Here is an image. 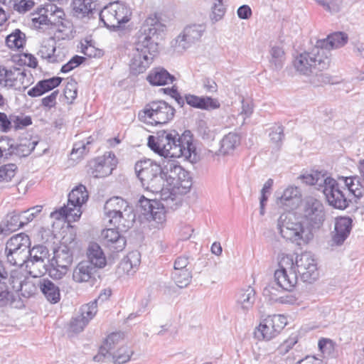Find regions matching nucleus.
Segmentation results:
<instances>
[{
	"label": "nucleus",
	"instance_id": "1",
	"mask_svg": "<svg viewBox=\"0 0 364 364\" xmlns=\"http://www.w3.org/2000/svg\"><path fill=\"white\" fill-rule=\"evenodd\" d=\"M190 134V131H186L182 136L175 130L159 132L156 136H149L147 145L164 158H190L196 149Z\"/></svg>",
	"mask_w": 364,
	"mask_h": 364
},
{
	"label": "nucleus",
	"instance_id": "2",
	"mask_svg": "<svg viewBox=\"0 0 364 364\" xmlns=\"http://www.w3.org/2000/svg\"><path fill=\"white\" fill-rule=\"evenodd\" d=\"M277 228L282 237L297 245L308 244L314 237L312 230L304 225L295 213H282L277 221Z\"/></svg>",
	"mask_w": 364,
	"mask_h": 364
},
{
	"label": "nucleus",
	"instance_id": "3",
	"mask_svg": "<svg viewBox=\"0 0 364 364\" xmlns=\"http://www.w3.org/2000/svg\"><path fill=\"white\" fill-rule=\"evenodd\" d=\"M165 26L156 16L147 18L134 36L136 49L150 55H156L159 48V39Z\"/></svg>",
	"mask_w": 364,
	"mask_h": 364
},
{
	"label": "nucleus",
	"instance_id": "4",
	"mask_svg": "<svg viewBox=\"0 0 364 364\" xmlns=\"http://www.w3.org/2000/svg\"><path fill=\"white\" fill-rule=\"evenodd\" d=\"M301 177L304 183L316 186L318 190H321L330 205L341 210L347 208L348 200L335 179L318 171L303 175Z\"/></svg>",
	"mask_w": 364,
	"mask_h": 364
},
{
	"label": "nucleus",
	"instance_id": "5",
	"mask_svg": "<svg viewBox=\"0 0 364 364\" xmlns=\"http://www.w3.org/2000/svg\"><path fill=\"white\" fill-rule=\"evenodd\" d=\"M301 177L304 183L316 186L318 190H321L330 205L341 210L347 208L348 200L335 179L318 171L303 175Z\"/></svg>",
	"mask_w": 364,
	"mask_h": 364
},
{
	"label": "nucleus",
	"instance_id": "6",
	"mask_svg": "<svg viewBox=\"0 0 364 364\" xmlns=\"http://www.w3.org/2000/svg\"><path fill=\"white\" fill-rule=\"evenodd\" d=\"M135 173L142 187L150 192H159L164 185V167L149 159L136 162Z\"/></svg>",
	"mask_w": 364,
	"mask_h": 364
},
{
	"label": "nucleus",
	"instance_id": "7",
	"mask_svg": "<svg viewBox=\"0 0 364 364\" xmlns=\"http://www.w3.org/2000/svg\"><path fill=\"white\" fill-rule=\"evenodd\" d=\"M330 59L325 49L315 46L310 52L298 55L294 61V66L301 74L305 75H318L328 68Z\"/></svg>",
	"mask_w": 364,
	"mask_h": 364
},
{
	"label": "nucleus",
	"instance_id": "8",
	"mask_svg": "<svg viewBox=\"0 0 364 364\" xmlns=\"http://www.w3.org/2000/svg\"><path fill=\"white\" fill-rule=\"evenodd\" d=\"M132 14V9L125 3L114 1L105 6L99 15L105 26L111 31H117L130 20Z\"/></svg>",
	"mask_w": 364,
	"mask_h": 364
},
{
	"label": "nucleus",
	"instance_id": "9",
	"mask_svg": "<svg viewBox=\"0 0 364 364\" xmlns=\"http://www.w3.org/2000/svg\"><path fill=\"white\" fill-rule=\"evenodd\" d=\"M88 199L86 187L79 185L68 194V205L60 208L59 210L50 213V216L60 220L63 218L73 217L74 220L81 215L80 208Z\"/></svg>",
	"mask_w": 364,
	"mask_h": 364
},
{
	"label": "nucleus",
	"instance_id": "10",
	"mask_svg": "<svg viewBox=\"0 0 364 364\" xmlns=\"http://www.w3.org/2000/svg\"><path fill=\"white\" fill-rule=\"evenodd\" d=\"M143 114L140 112L139 117L144 118V121L151 124H165L174 117L175 109L164 100L152 101L148 103L144 110Z\"/></svg>",
	"mask_w": 364,
	"mask_h": 364
},
{
	"label": "nucleus",
	"instance_id": "11",
	"mask_svg": "<svg viewBox=\"0 0 364 364\" xmlns=\"http://www.w3.org/2000/svg\"><path fill=\"white\" fill-rule=\"evenodd\" d=\"M164 182L181 193H186L192 186L189 173L182 168L175 160H168L164 165Z\"/></svg>",
	"mask_w": 364,
	"mask_h": 364
},
{
	"label": "nucleus",
	"instance_id": "12",
	"mask_svg": "<svg viewBox=\"0 0 364 364\" xmlns=\"http://www.w3.org/2000/svg\"><path fill=\"white\" fill-rule=\"evenodd\" d=\"M30 245V238L25 233L12 236L6 244L7 261L12 265L23 266L28 256Z\"/></svg>",
	"mask_w": 364,
	"mask_h": 364
},
{
	"label": "nucleus",
	"instance_id": "13",
	"mask_svg": "<svg viewBox=\"0 0 364 364\" xmlns=\"http://www.w3.org/2000/svg\"><path fill=\"white\" fill-rule=\"evenodd\" d=\"M279 269L274 272L276 286L282 290L291 291L297 284L298 277L294 268V257L291 255H282L279 261Z\"/></svg>",
	"mask_w": 364,
	"mask_h": 364
},
{
	"label": "nucleus",
	"instance_id": "14",
	"mask_svg": "<svg viewBox=\"0 0 364 364\" xmlns=\"http://www.w3.org/2000/svg\"><path fill=\"white\" fill-rule=\"evenodd\" d=\"M73 261V255L67 245H60L54 251V256L48 269L49 276L54 279H60L66 274Z\"/></svg>",
	"mask_w": 364,
	"mask_h": 364
},
{
	"label": "nucleus",
	"instance_id": "15",
	"mask_svg": "<svg viewBox=\"0 0 364 364\" xmlns=\"http://www.w3.org/2000/svg\"><path fill=\"white\" fill-rule=\"evenodd\" d=\"M28 256L23 265L28 273L33 277H38L43 274L48 269H46L45 260L49 256L48 250L46 246L36 245L32 249H28Z\"/></svg>",
	"mask_w": 364,
	"mask_h": 364
},
{
	"label": "nucleus",
	"instance_id": "16",
	"mask_svg": "<svg viewBox=\"0 0 364 364\" xmlns=\"http://www.w3.org/2000/svg\"><path fill=\"white\" fill-rule=\"evenodd\" d=\"M287 323V318L283 315L269 316L255 329V336L260 341H269L279 335Z\"/></svg>",
	"mask_w": 364,
	"mask_h": 364
},
{
	"label": "nucleus",
	"instance_id": "17",
	"mask_svg": "<svg viewBox=\"0 0 364 364\" xmlns=\"http://www.w3.org/2000/svg\"><path fill=\"white\" fill-rule=\"evenodd\" d=\"M294 268L297 277H299L304 282L312 283L318 277L316 261L310 252H305L297 255L294 259Z\"/></svg>",
	"mask_w": 364,
	"mask_h": 364
},
{
	"label": "nucleus",
	"instance_id": "18",
	"mask_svg": "<svg viewBox=\"0 0 364 364\" xmlns=\"http://www.w3.org/2000/svg\"><path fill=\"white\" fill-rule=\"evenodd\" d=\"M304 218L308 225L312 228H319L325 220V210L323 203L312 197L308 198L304 202L303 209Z\"/></svg>",
	"mask_w": 364,
	"mask_h": 364
},
{
	"label": "nucleus",
	"instance_id": "19",
	"mask_svg": "<svg viewBox=\"0 0 364 364\" xmlns=\"http://www.w3.org/2000/svg\"><path fill=\"white\" fill-rule=\"evenodd\" d=\"M117 160L112 152H105L102 156H99L90 164L91 175L94 178H103L110 175L115 168Z\"/></svg>",
	"mask_w": 364,
	"mask_h": 364
},
{
	"label": "nucleus",
	"instance_id": "20",
	"mask_svg": "<svg viewBox=\"0 0 364 364\" xmlns=\"http://www.w3.org/2000/svg\"><path fill=\"white\" fill-rule=\"evenodd\" d=\"M137 207L140 213L148 220L151 219L158 224H162L166 220L163 207L160 206L156 198L151 200L142 196L139 200Z\"/></svg>",
	"mask_w": 364,
	"mask_h": 364
},
{
	"label": "nucleus",
	"instance_id": "21",
	"mask_svg": "<svg viewBox=\"0 0 364 364\" xmlns=\"http://www.w3.org/2000/svg\"><path fill=\"white\" fill-rule=\"evenodd\" d=\"M204 24H191L186 26L183 32L176 39V46L182 50L189 48L198 41L205 31Z\"/></svg>",
	"mask_w": 364,
	"mask_h": 364
},
{
	"label": "nucleus",
	"instance_id": "22",
	"mask_svg": "<svg viewBox=\"0 0 364 364\" xmlns=\"http://www.w3.org/2000/svg\"><path fill=\"white\" fill-rule=\"evenodd\" d=\"M177 188L171 186L161 187L159 192H152L156 195H159L156 200L159 202L160 206L163 207L164 214L166 210H175L181 205V196L176 193Z\"/></svg>",
	"mask_w": 364,
	"mask_h": 364
},
{
	"label": "nucleus",
	"instance_id": "23",
	"mask_svg": "<svg viewBox=\"0 0 364 364\" xmlns=\"http://www.w3.org/2000/svg\"><path fill=\"white\" fill-rule=\"evenodd\" d=\"M155 55L134 48L129 63L130 73L134 75L144 73L152 63Z\"/></svg>",
	"mask_w": 364,
	"mask_h": 364
},
{
	"label": "nucleus",
	"instance_id": "24",
	"mask_svg": "<svg viewBox=\"0 0 364 364\" xmlns=\"http://www.w3.org/2000/svg\"><path fill=\"white\" fill-rule=\"evenodd\" d=\"M102 236L104 245L112 252H122L126 246V237L116 228L104 230Z\"/></svg>",
	"mask_w": 364,
	"mask_h": 364
},
{
	"label": "nucleus",
	"instance_id": "25",
	"mask_svg": "<svg viewBox=\"0 0 364 364\" xmlns=\"http://www.w3.org/2000/svg\"><path fill=\"white\" fill-rule=\"evenodd\" d=\"M97 269L90 262L82 261L74 269L73 280L77 283L89 282L94 285L96 282Z\"/></svg>",
	"mask_w": 364,
	"mask_h": 364
},
{
	"label": "nucleus",
	"instance_id": "26",
	"mask_svg": "<svg viewBox=\"0 0 364 364\" xmlns=\"http://www.w3.org/2000/svg\"><path fill=\"white\" fill-rule=\"evenodd\" d=\"M353 220L349 217H340L336 219L334 230L332 232V241L336 245H342L349 236Z\"/></svg>",
	"mask_w": 364,
	"mask_h": 364
},
{
	"label": "nucleus",
	"instance_id": "27",
	"mask_svg": "<svg viewBox=\"0 0 364 364\" xmlns=\"http://www.w3.org/2000/svg\"><path fill=\"white\" fill-rule=\"evenodd\" d=\"M8 284L16 291H21L24 297H29L34 294L35 286L29 281L23 279V276L18 272H12L9 276Z\"/></svg>",
	"mask_w": 364,
	"mask_h": 364
},
{
	"label": "nucleus",
	"instance_id": "28",
	"mask_svg": "<svg viewBox=\"0 0 364 364\" xmlns=\"http://www.w3.org/2000/svg\"><path fill=\"white\" fill-rule=\"evenodd\" d=\"M185 100L189 106L204 110H213L220 108V103L218 99L208 96H197L191 94L185 95Z\"/></svg>",
	"mask_w": 364,
	"mask_h": 364
},
{
	"label": "nucleus",
	"instance_id": "29",
	"mask_svg": "<svg viewBox=\"0 0 364 364\" xmlns=\"http://www.w3.org/2000/svg\"><path fill=\"white\" fill-rule=\"evenodd\" d=\"M135 219L136 215L132 207L128 208L126 210L121 211V213L114 217L112 216V218L109 219V223L117 230L127 231L133 226Z\"/></svg>",
	"mask_w": 364,
	"mask_h": 364
},
{
	"label": "nucleus",
	"instance_id": "30",
	"mask_svg": "<svg viewBox=\"0 0 364 364\" xmlns=\"http://www.w3.org/2000/svg\"><path fill=\"white\" fill-rule=\"evenodd\" d=\"M348 40V36L343 32H335L327 36L325 39L318 40L316 46L326 50L328 55L330 50L344 46Z\"/></svg>",
	"mask_w": 364,
	"mask_h": 364
},
{
	"label": "nucleus",
	"instance_id": "31",
	"mask_svg": "<svg viewBox=\"0 0 364 364\" xmlns=\"http://www.w3.org/2000/svg\"><path fill=\"white\" fill-rule=\"evenodd\" d=\"M27 77V73L25 69L14 67L9 70L8 77L6 82H7L8 88H14L16 90H26L29 84V82H25Z\"/></svg>",
	"mask_w": 364,
	"mask_h": 364
},
{
	"label": "nucleus",
	"instance_id": "32",
	"mask_svg": "<svg viewBox=\"0 0 364 364\" xmlns=\"http://www.w3.org/2000/svg\"><path fill=\"white\" fill-rule=\"evenodd\" d=\"M146 80L152 85L162 86L173 83L176 80V77L165 68L157 67L150 71Z\"/></svg>",
	"mask_w": 364,
	"mask_h": 364
},
{
	"label": "nucleus",
	"instance_id": "33",
	"mask_svg": "<svg viewBox=\"0 0 364 364\" xmlns=\"http://www.w3.org/2000/svg\"><path fill=\"white\" fill-rule=\"evenodd\" d=\"M60 77H53L48 79L42 80L28 91V95L32 97H36L43 95L54 88L57 87L62 82Z\"/></svg>",
	"mask_w": 364,
	"mask_h": 364
},
{
	"label": "nucleus",
	"instance_id": "34",
	"mask_svg": "<svg viewBox=\"0 0 364 364\" xmlns=\"http://www.w3.org/2000/svg\"><path fill=\"white\" fill-rule=\"evenodd\" d=\"M122 340V334L120 333H112L105 339L103 345L100 348L97 355L94 356L95 361H102L106 355L115 350V348L119 346Z\"/></svg>",
	"mask_w": 364,
	"mask_h": 364
},
{
	"label": "nucleus",
	"instance_id": "35",
	"mask_svg": "<svg viewBox=\"0 0 364 364\" xmlns=\"http://www.w3.org/2000/svg\"><path fill=\"white\" fill-rule=\"evenodd\" d=\"M241 136L238 133L230 132L225 134L220 141L219 154L225 156L232 154L240 146Z\"/></svg>",
	"mask_w": 364,
	"mask_h": 364
},
{
	"label": "nucleus",
	"instance_id": "36",
	"mask_svg": "<svg viewBox=\"0 0 364 364\" xmlns=\"http://www.w3.org/2000/svg\"><path fill=\"white\" fill-rule=\"evenodd\" d=\"M256 300V292L254 288L248 287L241 289L237 295V305L244 313L251 309Z\"/></svg>",
	"mask_w": 364,
	"mask_h": 364
},
{
	"label": "nucleus",
	"instance_id": "37",
	"mask_svg": "<svg viewBox=\"0 0 364 364\" xmlns=\"http://www.w3.org/2000/svg\"><path fill=\"white\" fill-rule=\"evenodd\" d=\"M128 208H132L129 203L121 197L115 196L107 200L104 205L105 214L110 219L112 216L126 210Z\"/></svg>",
	"mask_w": 364,
	"mask_h": 364
},
{
	"label": "nucleus",
	"instance_id": "38",
	"mask_svg": "<svg viewBox=\"0 0 364 364\" xmlns=\"http://www.w3.org/2000/svg\"><path fill=\"white\" fill-rule=\"evenodd\" d=\"M56 42L53 37L44 38L41 44L38 55L43 59H46L49 63H57V55L55 54Z\"/></svg>",
	"mask_w": 364,
	"mask_h": 364
},
{
	"label": "nucleus",
	"instance_id": "39",
	"mask_svg": "<svg viewBox=\"0 0 364 364\" xmlns=\"http://www.w3.org/2000/svg\"><path fill=\"white\" fill-rule=\"evenodd\" d=\"M88 260L92 266L97 268H102L106 265L107 261L105 254L100 246L96 242H92L89 245L87 251Z\"/></svg>",
	"mask_w": 364,
	"mask_h": 364
},
{
	"label": "nucleus",
	"instance_id": "40",
	"mask_svg": "<svg viewBox=\"0 0 364 364\" xmlns=\"http://www.w3.org/2000/svg\"><path fill=\"white\" fill-rule=\"evenodd\" d=\"M39 288L45 297L52 304L60 301V294L59 287L48 279H42L38 283Z\"/></svg>",
	"mask_w": 364,
	"mask_h": 364
},
{
	"label": "nucleus",
	"instance_id": "41",
	"mask_svg": "<svg viewBox=\"0 0 364 364\" xmlns=\"http://www.w3.org/2000/svg\"><path fill=\"white\" fill-rule=\"evenodd\" d=\"M8 305L15 309H21L24 306L19 295H14L9 291V286H0V306Z\"/></svg>",
	"mask_w": 364,
	"mask_h": 364
},
{
	"label": "nucleus",
	"instance_id": "42",
	"mask_svg": "<svg viewBox=\"0 0 364 364\" xmlns=\"http://www.w3.org/2000/svg\"><path fill=\"white\" fill-rule=\"evenodd\" d=\"M23 226V220H21L19 213L14 211L7 214L4 220L0 223V232L1 233L14 232Z\"/></svg>",
	"mask_w": 364,
	"mask_h": 364
},
{
	"label": "nucleus",
	"instance_id": "43",
	"mask_svg": "<svg viewBox=\"0 0 364 364\" xmlns=\"http://www.w3.org/2000/svg\"><path fill=\"white\" fill-rule=\"evenodd\" d=\"M96 4L92 0H73V9L78 18L92 16Z\"/></svg>",
	"mask_w": 364,
	"mask_h": 364
},
{
	"label": "nucleus",
	"instance_id": "44",
	"mask_svg": "<svg viewBox=\"0 0 364 364\" xmlns=\"http://www.w3.org/2000/svg\"><path fill=\"white\" fill-rule=\"evenodd\" d=\"M270 68L274 70H279L283 68L285 61V53L279 46H272L269 50Z\"/></svg>",
	"mask_w": 364,
	"mask_h": 364
},
{
	"label": "nucleus",
	"instance_id": "45",
	"mask_svg": "<svg viewBox=\"0 0 364 364\" xmlns=\"http://www.w3.org/2000/svg\"><path fill=\"white\" fill-rule=\"evenodd\" d=\"M6 43L10 48L19 49L26 43V36L19 29H16L6 37Z\"/></svg>",
	"mask_w": 364,
	"mask_h": 364
},
{
	"label": "nucleus",
	"instance_id": "46",
	"mask_svg": "<svg viewBox=\"0 0 364 364\" xmlns=\"http://www.w3.org/2000/svg\"><path fill=\"white\" fill-rule=\"evenodd\" d=\"M133 350L127 346H122L117 350L112 351L109 355L112 356L115 364H123L129 360Z\"/></svg>",
	"mask_w": 364,
	"mask_h": 364
},
{
	"label": "nucleus",
	"instance_id": "47",
	"mask_svg": "<svg viewBox=\"0 0 364 364\" xmlns=\"http://www.w3.org/2000/svg\"><path fill=\"white\" fill-rule=\"evenodd\" d=\"M192 278L191 269L174 270L172 273V279L180 288L186 287Z\"/></svg>",
	"mask_w": 364,
	"mask_h": 364
},
{
	"label": "nucleus",
	"instance_id": "48",
	"mask_svg": "<svg viewBox=\"0 0 364 364\" xmlns=\"http://www.w3.org/2000/svg\"><path fill=\"white\" fill-rule=\"evenodd\" d=\"M346 186L357 198H360L364 193V187L360 183V179L358 176L349 177L345 179Z\"/></svg>",
	"mask_w": 364,
	"mask_h": 364
},
{
	"label": "nucleus",
	"instance_id": "49",
	"mask_svg": "<svg viewBox=\"0 0 364 364\" xmlns=\"http://www.w3.org/2000/svg\"><path fill=\"white\" fill-rule=\"evenodd\" d=\"M17 171V166L14 164H8L0 166V183L11 181Z\"/></svg>",
	"mask_w": 364,
	"mask_h": 364
},
{
	"label": "nucleus",
	"instance_id": "50",
	"mask_svg": "<svg viewBox=\"0 0 364 364\" xmlns=\"http://www.w3.org/2000/svg\"><path fill=\"white\" fill-rule=\"evenodd\" d=\"M299 191L296 187L289 186L287 188L282 196L279 198L280 202L284 205H294V200L298 199Z\"/></svg>",
	"mask_w": 364,
	"mask_h": 364
},
{
	"label": "nucleus",
	"instance_id": "51",
	"mask_svg": "<svg viewBox=\"0 0 364 364\" xmlns=\"http://www.w3.org/2000/svg\"><path fill=\"white\" fill-rule=\"evenodd\" d=\"M80 314L79 317L87 321V324L92 320L97 312V306L96 301H91L87 304L82 305L80 309Z\"/></svg>",
	"mask_w": 364,
	"mask_h": 364
},
{
	"label": "nucleus",
	"instance_id": "52",
	"mask_svg": "<svg viewBox=\"0 0 364 364\" xmlns=\"http://www.w3.org/2000/svg\"><path fill=\"white\" fill-rule=\"evenodd\" d=\"M46 11H50V17L56 23L55 25L58 26H62L63 27H67L68 25L70 24L68 21H63V17L65 16V13L63 9L58 8L56 6L50 5V10L47 8Z\"/></svg>",
	"mask_w": 364,
	"mask_h": 364
},
{
	"label": "nucleus",
	"instance_id": "53",
	"mask_svg": "<svg viewBox=\"0 0 364 364\" xmlns=\"http://www.w3.org/2000/svg\"><path fill=\"white\" fill-rule=\"evenodd\" d=\"M10 121L11 122V128L14 127L16 130L23 129L32 124L31 117L24 116L23 114H11Z\"/></svg>",
	"mask_w": 364,
	"mask_h": 364
},
{
	"label": "nucleus",
	"instance_id": "54",
	"mask_svg": "<svg viewBox=\"0 0 364 364\" xmlns=\"http://www.w3.org/2000/svg\"><path fill=\"white\" fill-rule=\"evenodd\" d=\"M284 129L282 125H275L269 129V136L270 140L278 148L281 146L282 141L284 139Z\"/></svg>",
	"mask_w": 364,
	"mask_h": 364
},
{
	"label": "nucleus",
	"instance_id": "55",
	"mask_svg": "<svg viewBox=\"0 0 364 364\" xmlns=\"http://www.w3.org/2000/svg\"><path fill=\"white\" fill-rule=\"evenodd\" d=\"M212 12L210 18L213 22L220 21L225 14V7L223 3V0H215L211 8Z\"/></svg>",
	"mask_w": 364,
	"mask_h": 364
},
{
	"label": "nucleus",
	"instance_id": "56",
	"mask_svg": "<svg viewBox=\"0 0 364 364\" xmlns=\"http://www.w3.org/2000/svg\"><path fill=\"white\" fill-rule=\"evenodd\" d=\"M326 11L330 13L338 12L342 6L343 0H315Z\"/></svg>",
	"mask_w": 364,
	"mask_h": 364
},
{
	"label": "nucleus",
	"instance_id": "57",
	"mask_svg": "<svg viewBox=\"0 0 364 364\" xmlns=\"http://www.w3.org/2000/svg\"><path fill=\"white\" fill-rule=\"evenodd\" d=\"M63 92L65 98L68 100H70V102L77 97V82L74 79L71 78L67 82Z\"/></svg>",
	"mask_w": 364,
	"mask_h": 364
},
{
	"label": "nucleus",
	"instance_id": "58",
	"mask_svg": "<svg viewBox=\"0 0 364 364\" xmlns=\"http://www.w3.org/2000/svg\"><path fill=\"white\" fill-rule=\"evenodd\" d=\"M34 6L33 0H16L14 10L23 14L31 11Z\"/></svg>",
	"mask_w": 364,
	"mask_h": 364
},
{
	"label": "nucleus",
	"instance_id": "59",
	"mask_svg": "<svg viewBox=\"0 0 364 364\" xmlns=\"http://www.w3.org/2000/svg\"><path fill=\"white\" fill-rule=\"evenodd\" d=\"M276 284L270 283L267 284L263 289V295L269 301L275 302L278 298V293L280 291Z\"/></svg>",
	"mask_w": 364,
	"mask_h": 364
},
{
	"label": "nucleus",
	"instance_id": "60",
	"mask_svg": "<svg viewBox=\"0 0 364 364\" xmlns=\"http://www.w3.org/2000/svg\"><path fill=\"white\" fill-rule=\"evenodd\" d=\"M85 58L80 55L73 56L66 64L63 65L61 68V73H68L79 66L83 63Z\"/></svg>",
	"mask_w": 364,
	"mask_h": 364
},
{
	"label": "nucleus",
	"instance_id": "61",
	"mask_svg": "<svg viewBox=\"0 0 364 364\" xmlns=\"http://www.w3.org/2000/svg\"><path fill=\"white\" fill-rule=\"evenodd\" d=\"M87 325V321H84L83 318L77 316L71 320L70 329L71 331L77 333L81 332Z\"/></svg>",
	"mask_w": 364,
	"mask_h": 364
},
{
	"label": "nucleus",
	"instance_id": "62",
	"mask_svg": "<svg viewBox=\"0 0 364 364\" xmlns=\"http://www.w3.org/2000/svg\"><path fill=\"white\" fill-rule=\"evenodd\" d=\"M58 93V90H55L50 95L43 97L41 100V105L48 109L54 107L56 105V98Z\"/></svg>",
	"mask_w": 364,
	"mask_h": 364
},
{
	"label": "nucleus",
	"instance_id": "63",
	"mask_svg": "<svg viewBox=\"0 0 364 364\" xmlns=\"http://www.w3.org/2000/svg\"><path fill=\"white\" fill-rule=\"evenodd\" d=\"M89 151V147L85 144L84 141H78L74 144L71 155L76 154L77 159L82 157L84 154Z\"/></svg>",
	"mask_w": 364,
	"mask_h": 364
},
{
	"label": "nucleus",
	"instance_id": "64",
	"mask_svg": "<svg viewBox=\"0 0 364 364\" xmlns=\"http://www.w3.org/2000/svg\"><path fill=\"white\" fill-rule=\"evenodd\" d=\"M190 257L186 255L178 257L174 262V270L191 269L188 267Z\"/></svg>",
	"mask_w": 364,
	"mask_h": 364
}]
</instances>
